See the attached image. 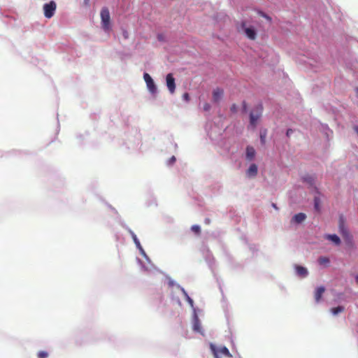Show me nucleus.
Masks as SVG:
<instances>
[{
    "instance_id": "nucleus-1",
    "label": "nucleus",
    "mask_w": 358,
    "mask_h": 358,
    "mask_svg": "<svg viewBox=\"0 0 358 358\" xmlns=\"http://www.w3.org/2000/svg\"><path fill=\"white\" fill-rule=\"evenodd\" d=\"M100 17L103 29L106 31L110 30V15L109 9L107 7H103L101 8Z\"/></svg>"
},
{
    "instance_id": "nucleus-2",
    "label": "nucleus",
    "mask_w": 358,
    "mask_h": 358,
    "mask_svg": "<svg viewBox=\"0 0 358 358\" xmlns=\"http://www.w3.org/2000/svg\"><path fill=\"white\" fill-rule=\"evenodd\" d=\"M210 348L215 358H221L222 356L228 358L232 357L231 354L229 352V350L226 347L217 348L215 345L211 343L210 345Z\"/></svg>"
},
{
    "instance_id": "nucleus-3",
    "label": "nucleus",
    "mask_w": 358,
    "mask_h": 358,
    "mask_svg": "<svg viewBox=\"0 0 358 358\" xmlns=\"http://www.w3.org/2000/svg\"><path fill=\"white\" fill-rule=\"evenodd\" d=\"M263 107L262 105H258L255 109L250 113V123L252 127H255L257 122L262 115Z\"/></svg>"
},
{
    "instance_id": "nucleus-4",
    "label": "nucleus",
    "mask_w": 358,
    "mask_h": 358,
    "mask_svg": "<svg viewBox=\"0 0 358 358\" xmlns=\"http://www.w3.org/2000/svg\"><path fill=\"white\" fill-rule=\"evenodd\" d=\"M43 10H44V15L47 18L52 17L54 14L55 11L56 10V3L55 1H51L48 3H45L43 6Z\"/></svg>"
},
{
    "instance_id": "nucleus-5",
    "label": "nucleus",
    "mask_w": 358,
    "mask_h": 358,
    "mask_svg": "<svg viewBox=\"0 0 358 358\" xmlns=\"http://www.w3.org/2000/svg\"><path fill=\"white\" fill-rule=\"evenodd\" d=\"M143 78L145 80V82L146 83L149 91L152 94L156 93L157 87L155 86V83L151 76L148 73H145L143 75Z\"/></svg>"
},
{
    "instance_id": "nucleus-6",
    "label": "nucleus",
    "mask_w": 358,
    "mask_h": 358,
    "mask_svg": "<svg viewBox=\"0 0 358 358\" xmlns=\"http://www.w3.org/2000/svg\"><path fill=\"white\" fill-rule=\"evenodd\" d=\"M166 86L171 94H173L176 90L175 78L172 73H169L166 77Z\"/></svg>"
},
{
    "instance_id": "nucleus-7",
    "label": "nucleus",
    "mask_w": 358,
    "mask_h": 358,
    "mask_svg": "<svg viewBox=\"0 0 358 358\" xmlns=\"http://www.w3.org/2000/svg\"><path fill=\"white\" fill-rule=\"evenodd\" d=\"M241 27L244 29V31L248 38L255 40L257 36L256 31L252 27H245V22H242Z\"/></svg>"
},
{
    "instance_id": "nucleus-8",
    "label": "nucleus",
    "mask_w": 358,
    "mask_h": 358,
    "mask_svg": "<svg viewBox=\"0 0 358 358\" xmlns=\"http://www.w3.org/2000/svg\"><path fill=\"white\" fill-rule=\"evenodd\" d=\"M224 94L223 90L217 87L215 89L213 92V100L214 102L217 103L219 102L221 99L222 98V96Z\"/></svg>"
},
{
    "instance_id": "nucleus-9",
    "label": "nucleus",
    "mask_w": 358,
    "mask_h": 358,
    "mask_svg": "<svg viewBox=\"0 0 358 358\" xmlns=\"http://www.w3.org/2000/svg\"><path fill=\"white\" fill-rule=\"evenodd\" d=\"M306 215L305 213H299L293 216L291 220V223L301 224L306 220Z\"/></svg>"
},
{
    "instance_id": "nucleus-10",
    "label": "nucleus",
    "mask_w": 358,
    "mask_h": 358,
    "mask_svg": "<svg viewBox=\"0 0 358 358\" xmlns=\"http://www.w3.org/2000/svg\"><path fill=\"white\" fill-rule=\"evenodd\" d=\"M325 292V288L323 286L319 287L316 289L314 294L315 300L317 303L320 302L322 299V294Z\"/></svg>"
},
{
    "instance_id": "nucleus-11",
    "label": "nucleus",
    "mask_w": 358,
    "mask_h": 358,
    "mask_svg": "<svg viewBox=\"0 0 358 358\" xmlns=\"http://www.w3.org/2000/svg\"><path fill=\"white\" fill-rule=\"evenodd\" d=\"M296 273L301 278H305L308 275V270L301 266H296L295 267Z\"/></svg>"
},
{
    "instance_id": "nucleus-12",
    "label": "nucleus",
    "mask_w": 358,
    "mask_h": 358,
    "mask_svg": "<svg viewBox=\"0 0 358 358\" xmlns=\"http://www.w3.org/2000/svg\"><path fill=\"white\" fill-rule=\"evenodd\" d=\"M257 166L255 164H252L250 166L249 169L247 171V175L249 177H255L257 174Z\"/></svg>"
},
{
    "instance_id": "nucleus-13",
    "label": "nucleus",
    "mask_w": 358,
    "mask_h": 358,
    "mask_svg": "<svg viewBox=\"0 0 358 358\" xmlns=\"http://www.w3.org/2000/svg\"><path fill=\"white\" fill-rule=\"evenodd\" d=\"M340 228L343 238L346 241L348 244L350 243L351 236L349 232L345 229H344L343 226H341Z\"/></svg>"
},
{
    "instance_id": "nucleus-14",
    "label": "nucleus",
    "mask_w": 358,
    "mask_h": 358,
    "mask_svg": "<svg viewBox=\"0 0 358 358\" xmlns=\"http://www.w3.org/2000/svg\"><path fill=\"white\" fill-rule=\"evenodd\" d=\"M324 238L331 241L335 245H339L341 243L340 238L336 234L325 235Z\"/></svg>"
},
{
    "instance_id": "nucleus-15",
    "label": "nucleus",
    "mask_w": 358,
    "mask_h": 358,
    "mask_svg": "<svg viewBox=\"0 0 358 358\" xmlns=\"http://www.w3.org/2000/svg\"><path fill=\"white\" fill-rule=\"evenodd\" d=\"M255 150L252 146H248L246 148V158L248 160H252L255 156Z\"/></svg>"
},
{
    "instance_id": "nucleus-16",
    "label": "nucleus",
    "mask_w": 358,
    "mask_h": 358,
    "mask_svg": "<svg viewBox=\"0 0 358 358\" xmlns=\"http://www.w3.org/2000/svg\"><path fill=\"white\" fill-rule=\"evenodd\" d=\"M344 307L343 306H339L338 307H336V308H333L331 309V312L333 315H338V313H341L342 312L344 311Z\"/></svg>"
},
{
    "instance_id": "nucleus-17",
    "label": "nucleus",
    "mask_w": 358,
    "mask_h": 358,
    "mask_svg": "<svg viewBox=\"0 0 358 358\" xmlns=\"http://www.w3.org/2000/svg\"><path fill=\"white\" fill-rule=\"evenodd\" d=\"M191 231L197 236L201 234V227L199 225L195 224L192 226Z\"/></svg>"
},
{
    "instance_id": "nucleus-18",
    "label": "nucleus",
    "mask_w": 358,
    "mask_h": 358,
    "mask_svg": "<svg viewBox=\"0 0 358 358\" xmlns=\"http://www.w3.org/2000/svg\"><path fill=\"white\" fill-rule=\"evenodd\" d=\"M318 262L321 265H327L329 263V259L326 257H321L318 259Z\"/></svg>"
},
{
    "instance_id": "nucleus-19",
    "label": "nucleus",
    "mask_w": 358,
    "mask_h": 358,
    "mask_svg": "<svg viewBox=\"0 0 358 358\" xmlns=\"http://www.w3.org/2000/svg\"><path fill=\"white\" fill-rule=\"evenodd\" d=\"M130 233L131 234L132 238L134 240V242L136 246H141L140 241L137 238L136 236L132 231H130Z\"/></svg>"
},
{
    "instance_id": "nucleus-20",
    "label": "nucleus",
    "mask_w": 358,
    "mask_h": 358,
    "mask_svg": "<svg viewBox=\"0 0 358 358\" xmlns=\"http://www.w3.org/2000/svg\"><path fill=\"white\" fill-rule=\"evenodd\" d=\"M320 199L317 197H315L314 199V204H315V208L316 210L320 211Z\"/></svg>"
},
{
    "instance_id": "nucleus-21",
    "label": "nucleus",
    "mask_w": 358,
    "mask_h": 358,
    "mask_svg": "<svg viewBox=\"0 0 358 358\" xmlns=\"http://www.w3.org/2000/svg\"><path fill=\"white\" fill-rule=\"evenodd\" d=\"M38 358H47L48 357V353L45 351H40L38 352Z\"/></svg>"
},
{
    "instance_id": "nucleus-22",
    "label": "nucleus",
    "mask_w": 358,
    "mask_h": 358,
    "mask_svg": "<svg viewBox=\"0 0 358 358\" xmlns=\"http://www.w3.org/2000/svg\"><path fill=\"white\" fill-rule=\"evenodd\" d=\"M258 13L260 16L266 19L268 22H271V17L270 16H268L267 14H266L265 13H264L262 11H259Z\"/></svg>"
},
{
    "instance_id": "nucleus-23",
    "label": "nucleus",
    "mask_w": 358,
    "mask_h": 358,
    "mask_svg": "<svg viewBox=\"0 0 358 358\" xmlns=\"http://www.w3.org/2000/svg\"><path fill=\"white\" fill-rule=\"evenodd\" d=\"M182 292L184 293V294L185 295L186 298H187V301L192 305L193 303V300L188 296V294L186 293V292L185 291L184 289H182Z\"/></svg>"
},
{
    "instance_id": "nucleus-24",
    "label": "nucleus",
    "mask_w": 358,
    "mask_h": 358,
    "mask_svg": "<svg viewBox=\"0 0 358 358\" xmlns=\"http://www.w3.org/2000/svg\"><path fill=\"white\" fill-rule=\"evenodd\" d=\"M210 105L208 103H205L203 104V110L205 111H209L210 109Z\"/></svg>"
},
{
    "instance_id": "nucleus-25",
    "label": "nucleus",
    "mask_w": 358,
    "mask_h": 358,
    "mask_svg": "<svg viewBox=\"0 0 358 358\" xmlns=\"http://www.w3.org/2000/svg\"><path fill=\"white\" fill-rule=\"evenodd\" d=\"M230 110L232 113H236L237 112V106L234 103L231 105Z\"/></svg>"
},
{
    "instance_id": "nucleus-26",
    "label": "nucleus",
    "mask_w": 358,
    "mask_h": 358,
    "mask_svg": "<svg viewBox=\"0 0 358 358\" xmlns=\"http://www.w3.org/2000/svg\"><path fill=\"white\" fill-rule=\"evenodd\" d=\"M182 98H183V99H184L185 101H189V99H190V98H189V94H188V93H187V92H186V93H185V94H183V95H182Z\"/></svg>"
},
{
    "instance_id": "nucleus-27",
    "label": "nucleus",
    "mask_w": 358,
    "mask_h": 358,
    "mask_svg": "<svg viewBox=\"0 0 358 358\" xmlns=\"http://www.w3.org/2000/svg\"><path fill=\"white\" fill-rule=\"evenodd\" d=\"M138 249H139L140 253L141 255H143L145 257L147 258L146 254H145V251L143 250V248L142 247H140V248H138Z\"/></svg>"
},
{
    "instance_id": "nucleus-28",
    "label": "nucleus",
    "mask_w": 358,
    "mask_h": 358,
    "mask_svg": "<svg viewBox=\"0 0 358 358\" xmlns=\"http://www.w3.org/2000/svg\"><path fill=\"white\" fill-rule=\"evenodd\" d=\"M292 133H293V130L292 129H288L287 130L286 135L287 137H289Z\"/></svg>"
},
{
    "instance_id": "nucleus-29",
    "label": "nucleus",
    "mask_w": 358,
    "mask_h": 358,
    "mask_svg": "<svg viewBox=\"0 0 358 358\" xmlns=\"http://www.w3.org/2000/svg\"><path fill=\"white\" fill-rule=\"evenodd\" d=\"M243 109L244 111H246V110H247V104H246L245 101L243 102Z\"/></svg>"
},
{
    "instance_id": "nucleus-30",
    "label": "nucleus",
    "mask_w": 358,
    "mask_h": 358,
    "mask_svg": "<svg viewBox=\"0 0 358 358\" xmlns=\"http://www.w3.org/2000/svg\"><path fill=\"white\" fill-rule=\"evenodd\" d=\"M205 223L209 224L210 223V220L209 218H206Z\"/></svg>"
},
{
    "instance_id": "nucleus-31",
    "label": "nucleus",
    "mask_w": 358,
    "mask_h": 358,
    "mask_svg": "<svg viewBox=\"0 0 358 358\" xmlns=\"http://www.w3.org/2000/svg\"><path fill=\"white\" fill-rule=\"evenodd\" d=\"M354 129H355V131H356V133L358 134V127H357V126H355V127H354Z\"/></svg>"
},
{
    "instance_id": "nucleus-32",
    "label": "nucleus",
    "mask_w": 358,
    "mask_h": 358,
    "mask_svg": "<svg viewBox=\"0 0 358 358\" xmlns=\"http://www.w3.org/2000/svg\"><path fill=\"white\" fill-rule=\"evenodd\" d=\"M171 160L172 161V162H174L176 161L175 157H172Z\"/></svg>"
},
{
    "instance_id": "nucleus-33",
    "label": "nucleus",
    "mask_w": 358,
    "mask_h": 358,
    "mask_svg": "<svg viewBox=\"0 0 358 358\" xmlns=\"http://www.w3.org/2000/svg\"><path fill=\"white\" fill-rule=\"evenodd\" d=\"M272 206L274 208L278 209V208L275 203H273Z\"/></svg>"
},
{
    "instance_id": "nucleus-34",
    "label": "nucleus",
    "mask_w": 358,
    "mask_h": 358,
    "mask_svg": "<svg viewBox=\"0 0 358 358\" xmlns=\"http://www.w3.org/2000/svg\"><path fill=\"white\" fill-rule=\"evenodd\" d=\"M356 282L358 283V275L355 277Z\"/></svg>"
},
{
    "instance_id": "nucleus-35",
    "label": "nucleus",
    "mask_w": 358,
    "mask_h": 358,
    "mask_svg": "<svg viewBox=\"0 0 358 358\" xmlns=\"http://www.w3.org/2000/svg\"><path fill=\"white\" fill-rule=\"evenodd\" d=\"M264 136H263L262 135H261V139H262V141H264Z\"/></svg>"
},
{
    "instance_id": "nucleus-36",
    "label": "nucleus",
    "mask_w": 358,
    "mask_h": 358,
    "mask_svg": "<svg viewBox=\"0 0 358 358\" xmlns=\"http://www.w3.org/2000/svg\"><path fill=\"white\" fill-rule=\"evenodd\" d=\"M90 0H85V3H88Z\"/></svg>"
},
{
    "instance_id": "nucleus-37",
    "label": "nucleus",
    "mask_w": 358,
    "mask_h": 358,
    "mask_svg": "<svg viewBox=\"0 0 358 358\" xmlns=\"http://www.w3.org/2000/svg\"><path fill=\"white\" fill-rule=\"evenodd\" d=\"M194 329H197V327L196 325L194 326Z\"/></svg>"
},
{
    "instance_id": "nucleus-38",
    "label": "nucleus",
    "mask_w": 358,
    "mask_h": 358,
    "mask_svg": "<svg viewBox=\"0 0 358 358\" xmlns=\"http://www.w3.org/2000/svg\"><path fill=\"white\" fill-rule=\"evenodd\" d=\"M357 92H358V90H357Z\"/></svg>"
}]
</instances>
